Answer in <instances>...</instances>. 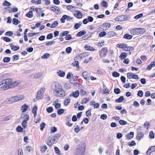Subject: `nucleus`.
<instances>
[{
  "mask_svg": "<svg viewBox=\"0 0 155 155\" xmlns=\"http://www.w3.org/2000/svg\"><path fill=\"white\" fill-rule=\"evenodd\" d=\"M82 75L84 78L86 80H87L89 79L90 75L88 72L84 71L82 73Z\"/></svg>",
  "mask_w": 155,
  "mask_h": 155,
  "instance_id": "obj_9",
  "label": "nucleus"
},
{
  "mask_svg": "<svg viewBox=\"0 0 155 155\" xmlns=\"http://www.w3.org/2000/svg\"><path fill=\"white\" fill-rule=\"evenodd\" d=\"M70 84L69 83H66L64 84L65 87L67 89H69L70 88Z\"/></svg>",
  "mask_w": 155,
  "mask_h": 155,
  "instance_id": "obj_60",
  "label": "nucleus"
},
{
  "mask_svg": "<svg viewBox=\"0 0 155 155\" xmlns=\"http://www.w3.org/2000/svg\"><path fill=\"white\" fill-rule=\"evenodd\" d=\"M127 145L130 146H134L136 145V143L135 141L133 140L131 142H128L127 143Z\"/></svg>",
  "mask_w": 155,
  "mask_h": 155,
  "instance_id": "obj_37",
  "label": "nucleus"
},
{
  "mask_svg": "<svg viewBox=\"0 0 155 155\" xmlns=\"http://www.w3.org/2000/svg\"><path fill=\"white\" fill-rule=\"evenodd\" d=\"M80 130V129H79V127L78 125H76L74 129V130L76 133H78Z\"/></svg>",
  "mask_w": 155,
  "mask_h": 155,
  "instance_id": "obj_57",
  "label": "nucleus"
},
{
  "mask_svg": "<svg viewBox=\"0 0 155 155\" xmlns=\"http://www.w3.org/2000/svg\"><path fill=\"white\" fill-rule=\"evenodd\" d=\"M72 49L71 47H67L66 49V51L68 54L71 53Z\"/></svg>",
  "mask_w": 155,
  "mask_h": 155,
  "instance_id": "obj_55",
  "label": "nucleus"
},
{
  "mask_svg": "<svg viewBox=\"0 0 155 155\" xmlns=\"http://www.w3.org/2000/svg\"><path fill=\"white\" fill-rule=\"evenodd\" d=\"M16 131L18 132H22L23 131V129L21 126H18L16 129Z\"/></svg>",
  "mask_w": 155,
  "mask_h": 155,
  "instance_id": "obj_33",
  "label": "nucleus"
},
{
  "mask_svg": "<svg viewBox=\"0 0 155 155\" xmlns=\"http://www.w3.org/2000/svg\"><path fill=\"white\" fill-rule=\"evenodd\" d=\"M64 110L63 109H59L57 110V113L58 115H60L63 114L64 113Z\"/></svg>",
  "mask_w": 155,
  "mask_h": 155,
  "instance_id": "obj_36",
  "label": "nucleus"
},
{
  "mask_svg": "<svg viewBox=\"0 0 155 155\" xmlns=\"http://www.w3.org/2000/svg\"><path fill=\"white\" fill-rule=\"evenodd\" d=\"M115 32L113 31H110L107 32V37H111L113 36L116 35Z\"/></svg>",
  "mask_w": 155,
  "mask_h": 155,
  "instance_id": "obj_23",
  "label": "nucleus"
},
{
  "mask_svg": "<svg viewBox=\"0 0 155 155\" xmlns=\"http://www.w3.org/2000/svg\"><path fill=\"white\" fill-rule=\"evenodd\" d=\"M106 33L105 31H103L100 32L99 34V36L100 37H102L106 35Z\"/></svg>",
  "mask_w": 155,
  "mask_h": 155,
  "instance_id": "obj_61",
  "label": "nucleus"
},
{
  "mask_svg": "<svg viewBox=\"0 0 155 155\" xmlns=\"http://www.w3.org/2000/svg\"><path fill=\"white\" fill-rule=\"evenodd\" d=\"M11 60V58L10 57H5L3 59V61L4 62L7 63L9 62Z\"/></svg>",
  "mask_w": 155,
  "mask_h": 155,
  "instance_id": "obj_44",
  "label": "nucleus"
},
{
  "mask_svg": "<svg viewBox=\"0 0 155 155\" xmlns=\"http://www.w3.org/2000/svg\"><path fill=\"white\" fill-rule=\"evenodd\" d=\"M152 153L155 151V146L150 147L148 149V152L150 151Z\"/></svg>",
  "mask_w": 155,
  "mask_h": 155,
  "instance_id": "obj_38",
  "label": "nucleus"
},
{
  "mask_svg": "<svg viewBox=\"0 0 155 155\" xmlns=\"http://www.w3.org/2000/svg\"><path fill=\"white\" fill-rule=\"evenodd\" d=\"M41 8H36L35 9L36 12L38 14L37 15L38 17H39L40 16V12L41 11Z\"/></svg>",
  "mask_w": 155,
  "mask_h": 155,
  "instance_id": "obj_43",
  "label": "nucleus"
},
{
  "mask_svg": "<svg viewBox=\"0 0 155 155\" xmlns=\"http://www.w3.org/2000/svg\"><path fill=\"white\" fill-rule=\"evenodd\" d=\"M57 73L58 75L61 77H64L65 75V73L64 72H63L60 70H59L58 71Z\"/></svg>",
  "mask_w": 155,
  "mask_h": 155,
  "instance_id": "obj_29",
  "label": "nucleus"
},
{
  "mask_svg": "<svg viewBox=\"0 0 155 155\" xmlns=\"http://www.w3.org/2000/svg\"><path fill=\"white\" fill-rule=\"evenodd\" d=\"M13 33L12 31H7L6 32V33L5 34V35L8 36H12L13 35Z\"/></svg>",
  "mask_w": 155,
  "mask_h": 155,
  "instance_id": "obj_51",
  "label": "nucleus"
},
{
  "mask_svg": "<svg viewBox=\"0 0 155 155\" xmlns=\"http://www.w3.org/2000/svg\"><path fill=\"white\" fill-rule=\"evenodd\" d=\"M70 102V101L69 99H67L64 101V104L65 106H67L68 105Z\"/></svg>",
  "mask_w": 155,
  "mask_h": 155,
  "instance_id": "obj_59",
  "label": "nucleus"
},
{
  "mask_svg": "<svg viewBox=\"0 0 155 155\" xmlns=\"http://www.w3.org/2000/svg\"><path fill=\"white\" fill-rule=\"evenodd\" d=\"M58 21H55L52 24L50 28H54L57 26L58 25Z\"/></svg>",
  "mask_w": 155,
  "mask_h": 155,
  "instance_id": "obj_34",
  "label": "nucleus"
},
{
  "mask_svg": "<svg viewBox=\"0 0 155 155\" xmlns=\"http://www.w3.org/2000/svg\"><path fill=\"white\" fill-rule=\"evenodd\" d=\"M90 99L89 98H84L82 101V104H86L88 101H89Z\"/></svg>",
  "mask_w": 155,
  "mask_h": 155,
  "instance_id": "obj_31",
  "label": "nucleus"
},
{
  "mask_svg": "<svg viewBox=\"0 0 155 155\" xmlns=\"http://www.w3.org/2000/svg\"><path fill=\"white\" fill-rule=\"evenodd\" d=\"M149 137L151 139H153L154 137V134L153 132L151 131L150 132L149 134Z\"/></svg>",
  "mask_w": 155,
  "mask_h": 155,
  "instance_id": "obj_53",
  "label": "nucleus"
},
{
  "mask_svg": "<svg viewBox=\"0 0 155 155\" xmlns=\"http://www.w3.org/2000/svg\"><path fill=\"white\" fill-rule=\"evenodd\" d=\"M79 95V92L78 91H77L74 92H73L72 94L70 95V97L72 96L74 97H77Z\"/></svg>",
  "mask_w": 155,
  "mask_h": 155,
  "instance_id": "obj_14",
  "label": "nucleus"
},
{
  "mask_svg": "<svg viewBox=\"0 0 155 155\" xmlns=\"http://www.w3.org/2000/svg\"><path fill=\"white\" fill-rule=\"evenodd\" d=\"M20 23V21L18 19L15 18H13L12 20V23L13 24L15 25H17L18 24Z\"/></svg>",
  "mask_w": 155,
  "mask_h": 155,
  "instance_id": "obj_22",
  "label": "nucleus"
},
{
  "mask_svg": "<svg viewBox=\"0 0 155 155\" xmlns=\"http://www.w3.org/2000/svg\"><path fill=\"white\" fill-rule=\"evenodd\" d=\"M133 35L126 34L124 35L123 38L127 39H131Z\"/></svg>",
  "mask_w": 155,
  "mask_h": 155,
  "instance_id": "obj_24",
  "label": "nucleus"
},
{
  "mask_svg": "<svg viewBox=\"0 0 155 155\" xmlns=\"http://www.w3.org/2000/svg\"><path fill=\"white\" fill-rule=\"evenodd\" d=\"M143 92L141 90H139L138 92L137 95L140 97H142L143 95Z\"/></svg>",
  "mask_w": 155,
  "mask_h": 155,
  "instance_id": "obj_52",
  "label": "nucleus"
},
{
  "mask_svg": "<svg viewBox=\"0 0 155 155\" xmlns=\"http://www.w3.org/2000/svg\"><path fill=\"white\" fill-rule=\"evenodd\" d=\"M112 75L115 77H118L120 76L119 74L116 71H114L112 73Z\"/></svg>",
  "mask_w": 155,
  "mask_h": 155,
  "instance_id": "obj_50",
  "label": "nucleus"
},
{
  "mask_svg": "<svg viewBox=\"0 0 155 155\" xmlns=\"http://www.w3.org/2000/svg\"><path fill=\"white\" fill-rule=\"evenodd\" d=\"M91 109L90 110H88L86 112V116L87 117H89V116H90L91 114Z\"/></svg>",
  "mask_w": 155,
  "mask_h": 155,
  "instance_id": "obj_58",
  "label": "nucleus"
},
{
  "mask_svg": "<svg viewBox=\"0 0 155 155\" xmlns=\"http://www.w3.org/2000/svg\"><path fill=\"white\" fill-rule=\"evenodd\" d=\"M51 89L56 92L55 95L63 97L65 95V93L62 88L61 84L58 82H54L51 84Z\"/></svg>",
  "mask_w": 155,
  "mask_h": 155,
  "instance_id": "obj_1",
  "label": "nucleus"
},
{
  "mask_svg": "<svg viewBox=\"0 0 155 155\" xmlns=\"http://www.w3.org/2000/svg\"><path fill=\"white\" fill-rule=\"evenodd\" d=\"M45 88H42L38 92L36 97V98L37 99H41L43 97V94L45 91Z\"/></svg>",
  "mask_w": 155,
  "mask_h": 155,
  "instance_id": "obj_5",
  "label": "nucleus"
},
{
  "mask_svg": "<svg viewBox=\"0 0 155 155\" xmlns=\"http://www.w3.org/2000/svg\"><path fill=\"white\" fill-rule=\"evenodd\" d=\"M126 45L124 43L118 44L117 45V47L121 48L123 49L124 47L126 46Z\"/></svg>",
  "mask_w": 155,
  "mask_h": 155,
  "instance_id": "obj_42",
  "label": "nucleus"
},
{
  "mask_svg": "<svg viewBox=\"0 0 155 155\" xmlns=\"http://www.w3.org/2000/svg\"><path fill=\"white\" fill-rule=\"evenodd\" d=\"M101 118L103 119V120H105L107 119V116L105 114H102L101 116Z\"/></svg>",
  "mask_w": 155,
  "mask_h": 155,
  "instance_id": "obj_62",
  "label": "nucleus"
},
{
  "mask_svg": "<svg viewBox=\"0 0 155 155\" xmlns=\"http://www.w3.org/2000/svg\"><path fill=\"white\" fill-rule=\"evenodd\" d=\"M46 110L48 113H51L53 111V108L51 107H50L47 108Z\"/></svg>",
  "mask_w": 155,
  "mask_h": 155,
  "instance_id": "obj_54",
  "label": "nucleus"
},
{
  "mask_svg": "<svg viewBox=\"0 0 155 155\" xmlns=\"http://www.w3.org/2000/svg\"><path fill=\"white\" fill-rule=\"evenodd\" d=\"M53 37V35L52 33H51L47 35V38L48 39H51Z\"/></svg>",
  "mask_w": 155,
  "mask_h": 155,
  "instance_id": "obj_64",
  "label": "nucleus"
},
{
  "mask_svg": "<svg viewBox=\"0 0 155 155\" xmlns=\"http://www.w3.org/2000/svg\"><path fill=\"white\" fill-rule=\"evenodd\" d=\"M143 136V133L142 132H140L138 134L137 136V139L140 140Z\"/></svg>",
  "mask_w": 155,
  "mask_h": 155,
  "instance_id": "obj_25",
  "label": "nucleus"
},
{
  "mask_svg": "<svg viewBox=\"0 0 155 155\" xmlns=\"http://www.w3.org/2000/svg\"><path fill=\"white\" fill-rule=\"evenodd\" d=\"M120 124L122 125H124L127 124V122L123 120H120L119 121Z\"/></svg>",
  "mask_w": 155,
  "mask_h": 155,
  "instance_id": "obj_41",
  "label": "nucleus"
},
{
  "mask_svg": "<svg viewBox=\"0 0 155 155\" xmlns=\"http://www.w3.org/2000/svg\"><path fill=\"white\" fill-rule=\"evenodd\" d=\"M129 16L126 15H121L116 17L115 20L117 21H122L127 20Z\"/></svg>",
  "mask_w": 155,
  "mask_h": 155,
  "instance_id": "obj_4",
  "label": "nucleus"
},
{
  "mask_svg": "<svg viewBox=\"0 0 155 155\" xmlns=\"http://www.w3.org/2000/svg\"><path fill=\"white\" fill-rule=\"evenodd\" d=\"M138 28H132L130 30V32L131 34L134 35H138Z\"/></svg>",
  "mask_w": 155,
  "mask_h": 155,
  "instance_id": "obj_10",
  "label": "nucleus"
},
{
  "mask_svg": "<svg viewBox=\"0 0 155 155\" xmlns=\"http://www.w3.org/2000/svg\"><path fill=\"white\" fill-rule=\"evenodd\" d=\"M85 150V146L82 144L78 146L75 150V155H83Z\"/></svg>",
  "mask_w": 155,
  "mask_h": 155,
  "instance_id": "obj_3",
  "label": "nucleus"
},
{
  "mask_svg": "<svg viewBox=\"0 0 155 155\" xmlns=\"http://www.w3.org/2000/svg\"><path fill=\"white\" fill-rule=\"evenodd\" d=\"M72 64L73 66L76 67L78 68L79 67V63L78 61H75L74 63H72Z\"/></svg>",
  "mask_w": 155,
  "mask_h": 155,
  "instance_id": "obj_45",
  "label": "nucleus"
},
{
  "mask_svg": "<svg viewBox=\"0 0 155 155\" xmlns=\"http://www.w3.org/2000/svg\"><path fill=\"white\" fill-rule=\"evenodd\" d=\"M37 110L38 107L37 105H35L33 107V109L32 110V112L34 114L35 117L37 115Z\"/></svg>",
  "mask_w": 155,
  "mask_h": 155,
  "instance_id": "obj_17",
  "label": "nucleus"
},
{
  "mask_svg": "<svg viewBox=\"0 0 155 155\" xmlns=\"http://www.w3.org/2000/svg\"><path fill=\"white\" fill-rule=\"evenodd\" d=\"M134 133L133 132H131L126 135L127 138L128 139H130L134 137Z\"/></svg>",
  "mask_w": 155,
  "mask_h": 155,
  "instance_id": "obj_19",
  "label": "nucleus"
},
{
  "mask_svg": "<svg viewBox=\"0 0 155 155\" xmlns=\"http://www.w3.org/2000/svg\"><path fill=\"white\" fill-rule=\"evenodd\" d=\"M21 119L24 118V120H25L26 121L28 120L29 118V116L28 115H24V114L21 113Z\"/></svg>",
  "mask_w": 155,
  "mask_h": 155,
  "instance_id": "obj_13",
  "label": "nucleus"
},
{
  "mask_svg": "<svg viewBox=\"0 0 155 155\" xmlns=\"http://www.w3.org/2000/svg\"><path fill=\"white\" fill-rule=\"evenodd\" d=\"M127 76L129 79L132 78L133 79L138 80L139 79L138 75L137 74H135L131 73H128L127 74Z\"/></svg>",
  "mask_w": 155,
  "mask_h": 155,
  "instance_id": "obj_6",
  "label": "nucleus"
},
{
  "mask_svg": "<svg viewBox=\"0 0 155 155\" xmlns=\"http://www.w3.org/2000/svg\"><path fill=\"white\" fill-rule=\"evenodd\" d=\"M29 107V106L26 104H24L21 107V110H22V113L25 112Z\"/></svg>",
  "mask_w": 155,
  "mask_h": 155,
  "instance_id": "obj_11",
  "label": "nucleus"
},
{
  "mask_svg": "<svg viewBox=\"0 0 155 155\" xmlns=\"http://www.w3.org/2000/svg\"><path fill=\"white\" fill-rule=\"evenodd\" d=\"M50 55V54L48 53H45L44 55L42 56L41 58H45L46 59H47L49 57Z\"/></svg>",
  "mask_w": 155,
  "mask_h": 155,
  "instance_id": "obj_48",
  "label": "nucleus"
},
{
  "mask_svg": "<svg viewBox=\"0 0 155 155\" xmlns=\"http://www.w3.org/2000/svg\"><path fill=\"white\" fill-rule=\"evenodd\" d=\"M26 16L29 18H31L33 16V13L32 11H29L26 15Z\"/></svg>",
  "mask_w": 155,
  "mask_h": 155,
  "instance_id": "obj_39",
  "label": "nucleus"
},
{
  "mask_svg": "<svg viewBox=\"0 0 155 155\" xmlns=\"http://www.w3.org/2000/svg\"><path fill=\"white\" fill-rule=\"evenodd\" d=\"M124 100V97L123 96H120L118 99L115 100V101L117 103H120Z\"/></svg>",
  "mask_w": 155,
  "mask_h": 155,
  "instance_id": "obj_30",
  "label": "nucleus"
},
{
  "mask_svg": "<svg viewBox=\"0 0 155 155\" xmlns=\"http://www.w3.org/2000/svg\"><path fill=\"white\" fill-rule=\"evenodd\" d=\"M46 125L43 122H42V123L40 124V129L41 130H43V129L45 127V126Z\"/></svg>",
  "mask_w": 155,
  "mask_h": 155,
  "instance_id": "obj_56",
  "label": "nucleus"
},
{
  "mask_svg": "<svg viewBox=\"0 0 155 155\" xmlns=\"http://www.w3.org/2000/svg\"><path fill=\"white\" fill-rule=\"evenodd\" d=\"M17 98H18L16 97V96L10 97L7 99L6 101L7 102H10V103L16 102L18 100Z\"/></svg>",
  "mask_w": 155,
  "mask_h": 155,
  "instance_id": "obj_8",
  "label": "nucleus"
},
{
  "mask_svg": "<svg viewBox=\"0 0 155 155\" xmlns=\"http://www.w3.org/2000/svg\"><path fill=\"white\" fill-rule=\"evenodd\" d=\"M86 53H82L80 54L79 55H77L74 58V60H77L79 58H80L81 59L83 57L85 56Z\"/></svg>",
  "mask_w": 155,
  "mask_h": 155,
  "instance_id": "obj_21",
  "label": "nucleus"
},
{
  "mask_svg": "<svg viewBox=\"0 0 155 155\" xmlns=\"http://www.w3.org/2000/svg\"><path fill=\"white\" fill-rule=\"evenodd\" d=\"M82 24V23L81 21L79 22V23H77L75 25L74 28L76 29H77Z\"/></svg>",
  "mask_w": 155,
  "mask_h": 155,
  "instance_id": "obj_28",
  "label": "nucleus"
},
{
  "mask_svg": "<svg viewBox=\"0 0 155 155\" xmlns=\"http://www.w3.org/2000/svg\"><path fill=\"white\" fill-rule=\"evenodd\" d=\"M22 125L24 128H26L27 126V122L25 120H23L22 123Z\"/></svg>",
  "mask_w": 155,
  "mask_h": 155,
  "instance_id": "obj_46",
  "label": "nucleus"
},
{
  "mask_svg": "<svg viewBox=\"0 0 155 155\" xmlns=\"http://www.w3.org/2000/svg\"><path fill=\"white\" fill-rule=\"evenodd\" d=\"M127 56L126 53L122 52L120 55L119 57L121 59L123 60Z\"/></svg>",
  "mask_w": 155,
  "mask_h": 155,
  "instance_id": "obj_20",
  "label": "nucleus"
},
{
  "mask_svg": "<svg viewBox=\"0 0 155 155\" xmlns=\"http://www.w3.org/2000/svg\"><path fill=\"white\" fill-rule=\"evenodd\" d=\"M77 12H78L77 14V18L80 19L82 18V14L79 11H77Z\"/></svg>",
  "mask_w": 155,
  "mask_h": 155,
  "instance_id": "obj_35",
  "label": "nucleus"
},
{
  "mask_svg": "<svg viewBox=\"0 0 155 155\" xmlns=\"http://www.w3.org/2000/svg\"><path fill=\"white\" fill-rule=\"evenodd\" d=\"M68 17V15H64L61 18L60 20L62 23H64L65 22V20L67 19Z\"/></svg>",
  "mask_w": 155,
  "mask_h": 155,
  "instance_id": "obj_27",
  "label": "nucleus"
},
{
  "mask_svg": "<svg viewBox=\"0 0 155 155\" xmlns=\"http://www.w3.org/2000/svg\"><path fill=\"white\" fill-rule=\"evenodd\" d=\"M10 47H11V49L14 51H16L19 49V47L18 46H14L12 43L10 44Z\"/></svg>",
  "mask_w": 155,
  "mask_h": 155,
  "instance_id": "obj_12",
  "label": "nucleus"
},
{
  "mask_svg": "<svg viewBox=\"0 0 155 155\" xmlns=\"http://www.w3.org/2000/svg\"><path fill=\"white\" fill-rule=\"evenodd\" d=\"M52 137H48L46 140L47 144L49 146H52L55 143L54 142L52 141Z\"/></svg>",
  "mask_w": 155,
  "mask_h": 155,
  "instance_id": "obj_7",
  "label": "nucleus"
},
{
  "mask_svg": "<svg viewBox=\"0 0 155 155\" xmlns=\"http://www.w3.org/2000/svg\"><path fill=\"white\" fill-rule=\"evenodd\" d=\"M138 35L142 34L145 31V30L144 28H138Z\"/></svg>",
  "mask_w": 155,
  "mask_h": 155,
  "instance_id": "obj_32",
  "label": "nucleus"
},
{
  "mask_svg": "<svg viewBox=\"0 0 155 155\" xmlns=\"http://www.w3.org/2000/svg\"><path fill=\"white\" fill-rule=\"evenodd\" d=\"M43 75V72H39L35 74L34 76V78L35 79L38 78L42 77Z\"/></svg>",
  "mask_w": 155,
  "mask_h": 155,
  "instance_id": "obj_18",
  "label": "nucleus"
},
{
  "mask_svg": "<svg viewBox=\"0 0 155 155\" xmlns=\"http://www.w3.org/2000/svg\"><path fill=\"white\" fill-rule=\"evenodd\" d=\"M3 81H4V84H5L3 87L4 90L8 89L10 87L18 84V83L16 81L12 82V79L9 78L4 80Z\"/></svg>",
  "mask_w": 155,
  "mask_h": 155,
  "instance_id": "obj_2",
  "label": "nucleus"
},
{
  "mask_svg": "<svg viewBox=\"0 0 155 155\" xmlns=\"http://www.w3.org/2000/svg\"><path fill=\"white\" fill-rule=\"evenodd\" d=\"M84 48L87 50L93 51H94L95 49L94 48L91 46H88L87 45H85L84 46Z\"/></svg>",
  "mask_w": 155,
  "mask_h": 155,
  "instance_id": "obj_16",
  "label": "nucleus"
},
{
  "mask_svg": "<svg viewBox=\"0 0 155 155\" xmlns=\"http://www.w3.org/2000/svg\"><path fill=\"white\" fill-rule=\"evenodd\" d=\"M114 92L115 94H119L121 92L120 89L119 88H115L114 89Z\"/></svg>",
  "mask_w": 155,
  "mask_h": 155,
  "instance_id": "obj_49",
  "label": "nucleus"
},
{
  "mask_svg": "<svg viewBox=\"0 0 155 155\" xmlns=\"http://www.w3.org/2000/svg\"><path fill=\"white\" fill-rule=\"evenodd\" d=\"M11 5V3L8 2L7 0H5L4 2V3L3 4V6H10Z\"/></svg>",
  "mask_w": 155,
  "mask_h": 155,
  "instance_id": "obj_47",
  "label": "nucleus"
},
{
  "mask_svg": "<svg viewBox=\"0 0 155 155\" xmlns=\"http://www.w3.org/2000/svg\"><path fill=\"white\" fill-rule=\"evenodd\" d=\"M86 33V32L85 31L82 30L78 32L77 34V35L78 36H81L85 34Z\"/></svg>",
  "mask_w": 155,
  "mask_h": 155,
  "instance_id": "obj_26",
  "label": "nucleus"
},
{
  "mask_svg": "<svg viewBox=\"0 0 155 155\" xmlns=\"http://www.w3.org/2000/svg\"><path fill=\"white\" fill-rule=\"evenodd\" d=\"M107 52V47L103 48H102L101 50L99 51L100 52V55L102 54V52Z\"/></svg>",
  "mask_w": 155,
  "mask_h": 155,
  "instance_id": "obj_40",
  "label": "nucleus"
},
{
  "mask_svg": "<svg viewBox=\"0 0 155 155\" xmlns=\"http://www.w3.org/2000/svg\"><path fill=\"white\" fill-rule=\"evenodd\" d=\"M102 4L103 7H107L108 6V3L106 1L103 0L102 1Z\"/></svg>",
  "mask_w": 155,
  "mask_h": 155,
  "instance_id": "obj_63",
  "label": "nucleus"
},
{
  "mask_svg": "<svg viewBox=\"0 0 155 155\" xmlns=\"http://www.w3.org/2000/svg\"><path fill=\"white\" fill-rule=\"evenodd\" d=\"M104 26L103 30H105L106 29L109 28L111 26V24L109 23H106L103 25Z\"/></svg>",
  "mask_w": 155,
  "mask_h": 155,
  "instance_id": "obj_15",
  "label": "nucleus"
}]
</instances>
